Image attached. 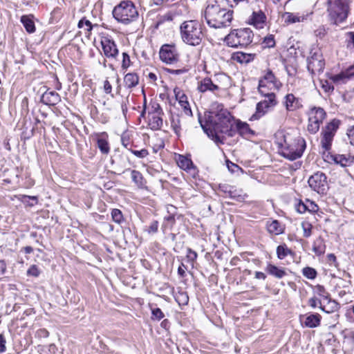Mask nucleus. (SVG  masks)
<instances>
[{"label": "nucleus", "mask_w": 354, "mask_h": 354, "mask_svg": "<svg viewBox=\"0 0 354 354\" xmlns=\"http://www.w3.org/2000/svg\"><path fill=\"white\" fill-rule=\"evenodd\" d=\"M199 122L203 131L209 137H212L216 144L224 143L223 137L221 138L218 133L228 137H233L236 133L234 117L222 104L218 102L212 103L210 110L205 114V122L200 118Z\"/></svg>", "instance_id": "1"}, {"label": "nucleus", "mask_w": 354, "mask_h": 354, "mask_svg": "<svg viewBox=\"0 0 354 354\" xmlns=\"http://www.w3.org/2000/svg\"><path fill=\"white\" fill-rule=\"evenodd\" d=\"M203 17L210 28H223L231 25L233 11L219 3L209 4L206 7Z\"/></svg>", "instance_id": "2"}, {"label": "nucleus", "mask_w": 354, "mask_h": 354, "mask_svg": "<svg viewBox=\"0 0 354 354\" xmlns=\"http://www.w3.org/2000/svg\"><path fill=\"white\" fill-rule=\"evenodd\" d=\"M114 19L124 25H129L138 19L139 13L134 3L124 0L116 5L112 12Z\"/></svg>", "instance_id": "3"}, {"label": "nucleus", "mask_w": 354, "mask_h": 354, "mask_svg": "<svg viewBox=\"0 0 354 354\" xmlns=\"http://www.w3.org/2000/svg\"><path fill=\"white\" fill-rule=\"evenodd\" d=\"M183 41L191 46L199 45L203 39V34L201 26L196 20L184 21L180 27Z\"/></svg>", "instance_id": "4"}, {"label": "nucleus", "mask_w": 354, "mask_h": 354, "mask_svg": "<svg viewBox=\"0 0 354 354\" xmlns=\"http://www.w3.org/2000/svg\"><path fill=\"white\" fill-rule=\"evenodd\" d=\"M330 19L335 24L343 22L349 12L350 0H328Z\"/></svg>", "instance_id": "5"}, {"label": "nucleus", "mask_w": 354, "mask_h": 354, "mask_svg": "<svg viewBox=\"0 0 354 354\" xmlns=\"http://www.w3.org/2000/svg\"><path fill=\"white\" fill-rule=\"evenodd\" d=\"M253 36L250 28H241L232 30L225 37V41L230 47L247 46L252 41Z\"/></svg>", "instance_id": "6"}, {"label": "nucleus", "mask_w": 354, "mask_h": 354, "mask_svg": "<svg viewBox=\"0 0 354 354\" xmlns=\"http://www.w3.org/2000/svg\"><path fill=\"white\" fill-rule=\"evenodd\" d=\"M305 147V140L301 138H297L288 142L285 138L281 154L286 159L295 160L302 156Z\"/></svg>", "instance_id": "7"}, {"label": "nucleus", "mask_w": 354, "mask_h": 354, "mask_svg": "<svg viewBox=\"0 0 354 354\" xmlns=\"http://www.w3.org/2000/svg\"><path fill=\"white\" fill-rule=\"evenodd\" d=\"M339 121L334 119L322 129L320 144L324 153L330 150L333 138L339 128Z\"/></svg>", "instance_id": "8"}, {"label": "nucleus", "mask_w": 354, "mask_h": 354, "mask_svg": "<svg viewBox=\"0 0 354 354\" xmlns=\"http://www.w3.org/2000/svg\"><path fill=\"white\" fill-rule=\"evenodd\" d=\"M281 86L280 81L271 71L268 70L259 81L258 91L261 94H268V93L279 90Z\"/></svg>", "instance_id": "9"}, {"label": "nucleus", "mask_w": 354, "mask_h": 354, "mask_svg": "<svg viewBox=\"0 0 354 354\" xmlns=\"http://www.w3.org/2000/svg\"><path fill=\"white\" fill-rule=\"evenodd\" d=\"M308 131L312 133H316L326 118V113L324 109L320 107H313L310 109L308 113Z\"/></svg>", "instance_id": "10"}, {"label": "nucleus", "mask_w": 354, "mask_h": 354, "mask_svg": "<svg viewBox=\"0 0 354 354\" xmlns=\"http://www.w3.org/2000/svg\"><path fill=\"white\" fill-rule=\"evenodd\" d=\"M160 60L169 65H175L179 61V53L176 47L171 44H164L159 51Z\"/></svg>", "instance_id": "11"}, {"label": "nucleus", "mask_w": 354, "mask_h": 354, "mask_svg": "<svg viewBox=\"0 0 354 354\" xmlns=\"http://www.w3.org/2000/svg\"><path fill=\"white\" fill-rule=\"evenodd\" d=\"M308 183L310 187L318 194H325L328 188L327 177L322 172L315 173L309 178Z\"/></svg>", "instance_id": "12"}, {"label": "nucleus", "mask_w": 354, "mask_h": 354, "mask_svg": "<svg viewBox=\"0 0 354 354\" xmlns=\"http://www.w3.org/2000/svg\"><path fill=\"white\" fill-rule=\"evenodd\" d=\"M307 68L313 75L319 74L323 72L325 62L322 55L319 52L311 53L310 57L307 59Z\"/></svg>", "instance_id": "13"}, {"label": "nucleus", "mask_w": 354, "mask_h": 354, "mask_svg": "<svg viewBox=\"0 0 354 354\" xmlns=\"http://www.w3.org/2000/svg\"><path fill=\"white\" fill-rule=\"evenodd\" d=\"M313 12H285L282 14L281 18L286 25L293 24L296 23H304L311 19Z\"/></svg>", "instance_id": "14"}, {"label": "nucleus", "mask_w": 354, "mask_h": 354, "mask_svg": "<svg viewBox=\"0 0 354 354\" xmlns=\"http://www.w3.org/2000/svg\"><path fill=\"white\" fill-rule=\"evenodd\" d=\"M156 106L154 112L149 113V126L153 131L160 129L162 126V119L161 118L162 110L158 104H156Z\"/></svg>", "instance_id": "15"}, {"label": "nucleus", "mask_w": 354, "mask_h": 354, "mask_svg": "<svg viewBox=\"0 0 354 354\" xmlns=\"http://www.w3.org/2000/svg\"><path fill=\"white\" fill-rule=\"evenodd\" d=\"M248 23L257 29H262L266 26L267 17L261 10L253 11L248 17Z\"/></svg>", "instance_id": "16"}, {"label": "nucleus", "mask_w": 354, "mask_h": 354, "mask_svg": "<svg viewBox=\"0 0 354 354\" xmlns=\"http://www.w3.org/2000/svg\"><path fill=\"white\" fill-rule=\"evenodd\" d=\"M283 104L287 111H295L303 107L302 100L295 97L292 93H288L285 95Z\"/></svg>", "instance_id": "17"}, {"label": "nucleus", "mask_w": 354, "mask_h": 354, "mask_svg": "<svg viewBox=\"0 0 354 354\" xmlns=\"http://www.w3.org/2000/svg\"><path fill=\"white\" fill-rule=\"evenodd\" d=\"M101 44L106 57L115 58L118 55V50L114 41L104 38Z\"/></svg>", "instance_id": "18"}, {"label": "nucleus", "mask_w": 354, "mask_h": 354, "mask_svg": "<svg viewBox=\"0 0 354 354\" xmlns=\"http://www.w3.org/2000/svg\"><path fill=\"white\" fill-rule=\"evenodd\" d=\"M174 93L175 94V97L176 100L178 101V103L181 108L183 109L184 113L189 116L192 115V112L189 106V104L187 101V97L185 95L179 88L176 87L174 89Z\"/></svg>", "instance_id": "19"}, {"label": "nucleus", "mask_w": 354, "mask_h": 354, "mask_svg": "<svg viewBox=\"0 0 354 354\" xmlns=\"http://www.w3.org/2000/svg\"><path fill=\"white\" fill-rule=\"evenodd\" d=\"M41 101L48 106H54L60 102L59 95L53 91H46L41 96Z\"/></svg>", "instance_id": "20"}, {"label": "nucleus", "mask_w": 354, "mask_h": 354, "mask_svg": "<svg viewBox=\"0 0 354 354\" xmlns=\"http://www.w3.org/2000/svg\"><path fill=\"white\" fill-rule=\"evenodd\" d=\"M198 90L201 93H205L207 91L215 92L219 90V87L214 84L210 78L206 77L198 83Z\"/></svg>", "instance_id": "21"}, {"label": "nucleus", "mask_w": 354, "mask_h": 354, "mask_svg": "<svg viewBox=\"0 0 354 354\" xmlns=\"http://www.w3.org/2000/svg\"><path fill=\"white\" fill-rule=\"evenodd\" d=\"M265 270L270 275L277 279H282L287 275L286 268L277 267L272 263H268Z\"/></svg>", "instance_id": "22"}, {"label": "nucleus", "mask_w": 354, "mask_h": 354, "mask_svg": "<svg viewBox=\"0 0 354 354\" xmlns=\"http://www.w3.org/2000/svg\"><path fill=\"white\" fill-rule=\"evenodd\" d=\"M234 129L241 136L249 137L254 134V132L250 128L246 122L237 120L234 123Z\"/></svg>", "instance_id": "23"}, {"label": "nucleus", "mask_w": 354, "mask_h": 354, "mask_svg": "<svg viewBox=\"0 0 354 354\" xmlns=\"http://www.w3.org/2000/svg\"><path fill=\"white\" fill-rule=\"evenodd\" d=\"M106 138L107 134L106 133H102L97 136V147L103 154H108L110 151V147Z\"/></svg>", "instance_id": "24"}, {"label": "nucleus", "mask_w": 354, "mask_h": 354, "mask_svg": "<svg viewBox=\"0 0 354 354\" xmlns=\"http://www.w3.org/2000/svg\"><path fill=\"white\" fill-rule=\"evenodd\" d=\"M322 317L319 314H310L306 317L303 323L306 327L308 328H316L320 325Z\"/></svg>", "instance_id": "25"}, {"label": "nucleus", "mask_w": 354, "mask_h": 354, "mask_svg": "<svg viewBox=\"0 0 354 354\" xmlns=\"http://www.w3.org/2000/svg\"><path fill=\"white\" fill-rule=\"evenodd\" d=\"M232 59L234 61L240 64H248L253 60L254 55L243 52H237L233 54Z\"/></svg>", "instance_id": "26"}, {"label": "nucleus", "mask_w": 354, "mask_h": 354, "mask_svg": "<svg viewBox=\"0 0 354 354\" xmlns=\"http://www.w3.org/2000/svg\"><path fill=\"white\" fill-rule=\"evenodd\" d=\"M126 171H131V179L138 188H143L145 186L146 181L140 171L129 169Z\"/></svg>", "instance_id": "27"}, {"label": "nucleus", "mask_w": 354, "mask_h": 354, "mask_svg": "<svg viewBox=\"0 0 354 354\" xmlns=\"http://www.w3.org/2000/svg\"><path fill=\"white\" fill-rule=\"evenodd\" d=\"M124 86L128 88H131L138 85L139 77L136 73H127L124 77Z\"/></svg>", "instance_id": "28"}, {"label": "nucleus", "mask_w": 354, "mask_h": 354, "mask_svg": "<svg viewBox=\"0 0 354 354\" xmlns=\"http://www.w3.org/2000/svg\"><path fill=\"white\" fill-rule=\"evenodd\" d=\"M326 250V245L324 243V239L321 237H318L316 239L313 244V251L317 256H320L324 254Z\"/></svg>", "instance_id": "29"}, {"label": "nucleus", "mask_w": 354, "mask_h": 354, "mask_svg": "<svg viewBox=\"0 0 354 354\" xmlns=\"http://www.w3.org/2000/svg\"><path fill=\"white\" fill-rule=\"evenodd\" d=\"M21 22L28 32L32 33L35 31V23L30 16L23 15L21 17Z\"/></svg>", "instance_id": "30"}, {"label": "nucleus", "mask_w": 354, "mask_h": 354, "mask_svg": "<svg viewBox=\"0 0 354 354\" xmlns=\"http://www.w3.org/2000/svg\"><path fill=\"white\" fill-rule=\"evenodd\" d=\"M339 307L337 302L335 300L329 299L326 304H323V305H321L320 309L326 313H330L337 311Z\"/></svg>", "instance_id": "31"}, {"label": "nucleus", "mask_w": 354, "mask_h": 354, "mask_svg": "<svg viewBox=\"0 0 354 354\" xmlns=\"http://www.w3.org/2000/svg\"><path fill=\"white\" fill-rule=\"evenodd\" d=\"M277 255L278 259L282 260L288 255L293 256L294 252L286 244H282L277 248Z\"/></svg>", "instance_id": "32"}, {"label": "nucleus", "mask_w": 354, "mask_h": 354, "mask_svg": "<svg viewBox=\"0 0 354 354\" xmlns=\"http://www.w3.org/2000/svg\"><path fill=\"white\" fill-rule=\"evenodd\" d=\"M267 227L270 233L276 235L283 233V231L282 225L277 220L272 221L270 223L268 224Z\"/></svg>", "instance_id": "33"}, {"label": "nucleus", "mask_w": 354, "mask_h": 354, "mask_svg": "<svg viewBox=\"0 0 354 354\" xmlns=\"http://www.w3.org/2000/svg\"><path fill=\"white\" fill-rule=\"evenodd\" d=\"M178 165L184 170H190L193 167V163L191 159L183 156H179L177 160Z\"/></svg>", "instance_id": "34"}, {"label": "nucleus", "mask_w": 354, "mask_h": 354, "mask_svg": "<svg viewBox=\"0 0 354 354\" xmlns=\"http://www.w3.org/2000/svg\"><path fill=\"white\" fill-rule=\"evenodd\" d=\"M77 27L79 28H84L85 30V34L87 35L88 37H89L91 32L93 29V25L91 22L86 19L85 17L80 19L78 22Z\"/></svg>", "instance_id": "35"}, {"label": "nucleus", "mask_w": 354, "mask_h": 354, "mask_svg": "<svg viewBox=\"0 0 354 354\" xmlns=\"http://www.w3.org/2000/svg\"><path fill=\"white\" fill-rule=\"evenodd\" d=\"M171 126L176 135H179L181 131L180 117L178 115H172Z\"/></svg>", "instance_id": "36"}, {"label": "nucleus", "mask_w": 354, "mask_h": 354, "mask_svg": "<svg viewBox=\"0 0 354 354\" xmlns=\"http://www.w3.org/2000/svg\"><path fill=\"white\" fill-rule=\"evenodd\" d=\"M262 95L266 97L264 100H262V102H265L266 105V108H270L274 106L277 104L276 95L274 92L268 93V94H261Z\"/></svg>", "instance_id": "37"}, {"label": "nucleus", "mask_w": 354, "mask_h": 354, "mask_svg": "<svg viewBox=\"0 0 354 354\" xmlns=\"http://www.w3.org/2000/svg\"><path fill=\"white\" fill-rule=\"evenodd\" d=\"M175 299L180 306H185L189 302V297L187 292L183 291L178 292L175 295Z\"/></svg>", "instance_id": "38"}, {"label": "nucleus", "mask_w": 354, "mask_h": 354, "mask_svg": "<svg viewBox=\"0 0 354 354\" xmlns=\"http://www.w3.org/2000/svg\"><path fill=\"white\" fill-rule=\"evenodd\" d=\"M267 109L268 108H266L265 102H262L261 101L258 102L257 104V112L252 116L251 120H256L263 115Z\"/></svg>", "instance_id": "39"}, {"label": "nucleus", "mask_w": 354, "mask_h": 354, "mask_svg": "<svg viewBox=\"0 0 354 354\" xmlns=\"http://www.w3.org/2000/svg\"><path fill=\"white\" fill-rule=\"evenodd\" d=\"M333 160L335 163L339 164L342 167H346L351 162L349 157L342 154H337L334 156Z\"/></svg>", "instance_id": "40"}, {"label": "nucleus", "mask_w": 354, "mask_h": 354, "mask_svg": "<svg viewBox=\"0 0 354 354\" xmlns=\"http://www.w3.org/2000/svg\"><path fill=\"white\" fill-rule=\"evenodd\" d=\"M303 275L309 279H314L316 278L317 272L315 269L311 267H306L302 270Z\"/></svg>", "instance_id": "41"}, {"label": "nucleus", "mask_w": 354, "mask_h": 354, "mask_svg": "<svg viewBox=\"0 0 354 354\" xmlns=\"http://www.w3.org/2000/svg\"><path fill=\"white\" fill-rule=\"evenodd\" d=\"M228 194H229V196L231 198L234 199L239 202L244 201L245 199L248 196L245 194H239L236 190H230L228 192Z\"/></svg>", "instance_id": "42"}, {"label": "nucleus", "mask_w": 354, "mask_h": 354, "mask_svg": "<svg viewBox=\"0 0 354 354\" xmlns=\"http://www.w3.org/2000/svg\"><path fill=\"white\" fill-rule=\"evenodd\" d=\"M111 216L113 221L116 223H121L123 221V215L122 212L118 209H113L111 212Z\"/></svg>", "instance_id": "43"}, {"label": "nucleus", "mask_w": 354, "mask_h": 354, "mask_svg": "<svg viewBox=\"0 0 354 354\" xmlns=\"http://www.w3.org/2000/svg\"><path fill=\"white\" fill-rule=\"evenodd\" d=\"M151 319H156V320H160L165 317L164 313L159 308H151Z\"/></svg>", "instance_id": "44"}, {"label": "nucleus", "mask_w": 354, "mask_h": 354, "mask_svg": "<svg viewBox=\"0 0 354 354\" xmlns=\"http://www.w3.org/2000/svg\"><path fill=\"white\" fill-rule=\"evenodd\" d=\"M186 257L187 259V261L190 262L192 265H194V263L196 261L198 257V254L195 251L192 250L191 248H187Z\"/></svg>", "instance_id": "45"}, {"label": "nucleus", "mask_w": 354, "mask_h": 354, "mask_svg": "<svg viewBox=\"0 0 354 354\" xmlns=\"http://www.w3.org/2000/svg\"><path fill=\"white\" fill-rule=\"evenodd\" d=\"M189 71V68L186 66H184L181 68L178 69H173V68H167V71L168 73L171 75H180L184 73H187Z\"/></svg>", "instance_id": "46"}, {"label": "nucleus", "mask_w": 354, "mask_h": 354, "mask_svg": "<svg viewBox=\"0 0 354 354\" xmlns=\"http://www.w3.org/2000/svg\"><path fill=\"white\" fill-rule=\"evenodd\" d=\"M295 208L297 212L300 214H303L307 211V203H304L301 200H299L296 204H295Z\"/></svg>", "instance_id": "47"}, {"label": "nucleus", "mask_w": 354, "mask_h": 354, "mask_svg": "<svg viewBox=\"0 0 354 354\" xmlns=\"http://www.w3.org/2000/svg\"><path fill=\"white\" fill-rule=\"evenodd\" d=\"M302 229L304 231V236L309 237L312 234V225L308 223H302Z\"/></svg>", "instance_id": "48"}, {"label": "nucleus", "mask_w": 354, "mask_h": 354, "mask_svg": "<svg viewBox=\"0 0 354 354\" xmlns=\"http://www.w3.org/2000/svg\"><path fill=\"white\" fill-rule=\"evenodd\" d=\"M315 290H316V292L317 294L326 299H328V293L326 291L325 288L324 286H320V285H318L315 287Z\"/></svg>", "instance_id": "49"}, {"label": "nucleus", "mask_w": 354, "mask_h": 354, "mask_svg": "<svg viewBox=\"0 0 354 354\" xmlns=\"http://www.w3.org/2000/svg\"><path fill=\"white\" fill-rule=\"evenodd\" d=\"M346 135L350 144L354 147V124L347 129Z\"/></svg>", "instance_id": "50"}, {"label": "nucleus", "mask_w": 354, "mask_h": 354, "mask_svg": "<svg viewBox=\"0 0 354 354\" xmlns=\"http://www.w3.org/2000/svg\"><path fill=\"white\" fill-rule=\"evenodd\" d=\"M131 64L130 57L129 55L124 52L122 53V67L123 68H127Z\"/></svg>", "instance_id": "51"}, {"label": "nucleus", "mask_w": 354, "mask_h": 354, "mask_svg": "<svg viewBox=\"0 0 354 354\" xmlns=\"http://www.w3.org/2000/svg\"><path fill=\"white\" fill-rule=\"evenodd\" d=\"M263 43L265 44L266 47H273L275 45L274 36L272 35H270L268 37H266L264 38Z\"/></svg>", "instance_id": "52"}, {"label": "nucleus", "mask_w": 354, "mask_h": 354, "mask_svg": "<svg viewBox=\"0 0 354 354\" xmlns=\"http://www.w3.org/2000/svg\"><path fill=\"white\" fill-rule=\"evenodd\" d=\"M131 153L138 158H145L148 156L149 152L147 149H142L141 150H131Z\"/></svg>", "instance_id": "53"}, {"label": "nucleus", "mask_w": 354, "mask_h": 354, "mask_svg": "<svg viewBox=\"0 0 354 354\" xmlns=\"http://www.w3.org/2000/svg\"><path fill=\"white\" fill-rule=\"evenodd\" d=\"M308 304L310 306H311L312 308H314L317 306H319L320 308L321 305H323L322 301L316 297L310 298L308 300Z\"/></svg>", "instance_id": "54"}, {"label": "nucleus", "mask_w": 354, "mask_h": 354, "mask_svg": "<svg viewBox=\"0 0 354 354\" xmlns=\"http://www.w3.org/2000/svg\"><path fill=\"white\" fill-rule=\"evenodd\" d=\"M165 219L167 221V223L164 226L166 227L169 225V228H172L175 223V214H169L167 217H165Z\"/></svg>", "instance_id": "55"}, {"label": "nucleus", "mask_w": 354, "mask_h": 354, "mask_svg": "<svg viewBox=\"0 0 354 354\" xmlns=\"http://www.w3.org/2000/svg\"><path fill=\"white\" fill-rule=\"evenodd\" d=\"M39 273H40V272H39L38 268L35 265L30 266V268L27 271V274L28 275H31L33 277H38L39 275Z\"/></svg>", "instance_id": "56"}, {"label": "nucleus", "mask_w": 354, "mask_h": 354, "mask_svg": "<svg viewBox=\"0 0 354 354\" xmlns=\"http://www.w3.org/2000/svg\"><path fill=\"white\" fill-rule=\"evenodd\" d=\"M306 203L308 207L307 211L310 212H315L318 210V207L315 203L310 201V200H306Z\"/></svg>", "instance_id": "57"}, {"label": "nucleus", "mask_w": 354, "mask_h": 354, "mask_svg": "<svg viewBox=\"0 0 354 354\" xmlns=\"http://www.w3.org/2000/svg\"><path fill=\"white\" fill-rule=\"evenodd\" d=\"M322 88L324 90L325 92H331L334 90V86L329 83L327 80L322 82Z\"/></svg>", "instance_id": "58"}, {"label": "nucleus", "mask_w": 354, "mask_h": 354, "mask_svg": "<svg viewBox=\"0 0 354 354\" xmlns=\"http://www.w3.org/2000/svg\"><path fill=\"white\" fill-rule=\"evenodd\" d=\"M158 222L157 221H153V222L151 223V224L149 227L148 232L149 233H151V232L156 233L158 231Z\"/></svg>", "instance_id": "59"}, {"label": "nucleus", "mask_w": 354, "mask_h": 354, "mask_svg": "<svg viewBox=\"0 0 354 354\" xmlns=\"http://www.w3.org/2000/svg\"><path fill=\"white\" fill-rule=\"evenodd\" d=\"M6 339L3 335H0V353H3L6 350Z\"/></svg>", "instance_id": "60"}, {"label": "nucleus", "mask_w": 354, "mask_h": 354, "mask_svg": "<svg viewBox=\"0 0 354 354\" xmlns=\"http://www.w3.org/2000/svg\"><path fill=\"white\" fill-rule=\"evenodd\" d=\"M104 91L107 94L111 93L112 91V86L108 80L104 82Z\"/></svg>", "instance_id": "61"}, {"label": "nucleus", "mask_w": 354, "mask_h": 354, "mask_svg": "<svg viewBox=\"0 0 354 354\" xmlns=\"http://www.w3.org/2000/svg\"><path fill=\"white\" fill-rule=\"evenodd\" d=\"M187 270V267L182 263L181 265L178 268V274L183 277L185 275V270Z\"/></svg>", "instance_id": "62"}, {"label": "nucleus", "mask_w": 354, "mask_h": 354, "mask_svg": "<svg viewBox=\"0 0 354 354\" xmlns=\"http://www.w3.org/2000/svg\"><path fill=\"white\" fill-rule=\"evenodd\" d=\"M127 103H128V99H125L124 100L122 101V103H121V108H122V113L124 115L126 114V113L127 112V110H128V107H127Z\"/></svg>", "instance_id": "63"}, {"label": "nucleus", "mask_w": 354, "mask_h": 354, "mask_svg": "<svg viewBox=\"0 0 354 354\" xmlns=\"http://www.w3.org/2000/svg\"><path fill=\"white\" fill-rule=\"evenodd\" d=\"M167 211L169 214H176V208L172 205H167L166 206Z\"/></svg>", "instance_id": "64"}]
</instances>
